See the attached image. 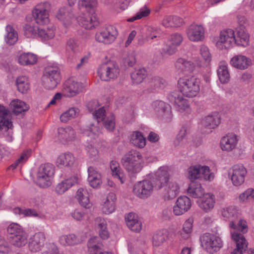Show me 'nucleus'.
<instances>
[{
    "label": "nucleus",
    "instance_id": "f257e3e1",
    "mask_svg": "<svg viewBox=\"0 0 254 254\" xmlns=\"http://www.w3.org/2000/svg\"><path fill=\"white\" fill-rule=\"evenodd\" d=\"M97 0H79L78 2L79 9L82 11L84 10L86 13H82L77 17V20L80 25L86 29H91L99 24V21L94 12L89 13L88 11L92 10L97 6Z\"/></svg>",
    "mask_w": 254,
    "mask_h": 254
},
{
    "label": "nucleus",
    "instance_id": "f03ea898",
    "mask_svg": "<svg viewBox=\"0 0 254 254\" xmlns=\"http://www.w3.org/2000/svg\"><path fill=\"white\" fill-rule=\"evenodd\" d=\"M178 84L181 92L188 97L196 96L200 90L199 80L194 76L180 78Z\"/></svg>",
    "mask_w": 254,
    "mask_h": 254
},
{
    "label": "nucleus",
    "instance_id": "7ed1b4c3",
    "mask_svg": "<svg viewBox=\"0 0 254 254\" xmlns=\"http://www.w3.org/2000/svg\"><path fill=\"white\" fill-rule=\"evenodd\" d=\"M141 154L136 151L131 150L123 157L122 163L128 172L135 174L141 170Z\"/></svg>",
    "mask_w": 254,
    "mask_h": 254
},
{
    "label": "nucleus",
    "instance_id": "20e7f679",
    "mask_svg": "<svg viewBox=\"0 0 254 254\" xmlns=\"http://www.w3.org/2000/svg\"><path fill=\"white\" fill-rule=\"evenodd\" d=\"M120 69L118 64L114 61H108L101 64L98 69V74L101 79L109 81L116 79L119 75Z\"/></svg>",
    "mask_w": 254,
    "mask_h": 254
},
{
    "label": "nucleus",
    "instance_id": "39448f33",
    "mask_svg": "<svg viewBox=\"0 0 254 254\" xmlns=\"http://www.w3.org/2000/svg\"><path fill=\"white\" fill-rule=\"evenodd\" d=\"M7 231L11 235L10 241L13 246L20 248L27 244V235L18 224H10L8 227Z\"/></svg>",
    "mask_w": 254,
    "mask_h": 254
},
{
    "label": "nucleus",
    "instance_id": "423d86ee",
    "mask_svg": "<svg viewBox=\"0 0 254 254\" xmlns=\"http://www.w3.org/2000/svg\"><path fill=\"white\" fill-rule=\"evenodd\" d=\"M201 245L206 251L213 254L222 246L220 238L210 233H205L200 237Z\"/></svg>",
    "mask_w": 254,
    "mask_h": 254
},
{
    "label": "nucleus",
    "instance_id": "0eeeda50",
    "mask_svg": "<svg viewBox=\"0 0 254 254\" xmlns=\"http://www.w3.org/2000/svg\"><path fill=\"white\" fill-rule=\"evenodd\" d=\"M118 35V32L116 28L109 25L96 33L95 40L99 43L109 45L115 41Z\"/></svg>",
    "mask_w": 254,
    "mask_h": 254
},
{
    "label": "nucleus",
    "instance_id": "6e6552de",
    "mask_svg": "<svg viewBox=\"0 0 254 254\" xmlns=\"http://www.w3.org/2000/svg\"><path fill=\"white\" fill-rule=\"evenodd\" d=\"M60 80V73L57 67L47 68L43 77V85L48 89L55 88Z\"/></svg>",
    "mask_w": 254,
    "mask_h": 254
},
{
    "label": "nucleus",
    "instance_id": "1a4fd4ad",
    "mask_svg": "<svg viewBox=\"0 0 254 254\" xmlns=\"http://www.w3.org/2000/svg\"><path fill=\"white\" fill-rule=\"evenodd\" d=\"M188 173L189 177L191 180L198 179L209 180L214 177L210 173L209 168L207 166L196 165L191 166L188 169Z\"/></svg>",
    "mask_w": 254,
    "mask_h": 254
},
{
    "label": "nucleus",
    "instance_id": "9d476101",
    "mask_svg": "<svg viewBox=\"0 0 254 254\" xmlns=\"http://www.w3.org/2000/svg\"><path fill=\"white\" fill-rule=\"evenodd\" d=\"M154 187L152 183L148 180L139 182L134 186L133 192L140 198H146L151 195Z\"/></svg>",
    "mask_w": 254,
    "mask_h": 254
},
{
    "label": "nucleus",
    "instance_id": "9b49d317",
    "mask_svg": "<svg viewBox=\"0 0 254 254\" xmlns=\"http://www.w3.org/2000/svg\"><path fill=\"white\" fill-rule=\"evenodd\" d=\"M234 32L232 29H226L221 31L219 40L216 42L217 47L220 49L229 48L234 42Z\"/></svg>",
    "mask_w": 254,
    "mask_h": 254
},
{
    "label": "nucleus",
    "instance_id": "f8f14e48",
    "mask_svg": "<svg viewBox=\"0 0 254 254\" xmlns=\"http://www.w3.org/2000/svg\"><path fill=\"white\" fill-rule=\"evenodd\" d=\"M204 28L202 25L192 24L187 30L189 39L193 42L202 41L204 38Z\"/></svg>",
    "mask_w": 254,
    "mask_h": 254
},
{
    "label": "nucleus",
    "instance_id": "ddd939ff",
    "mask_svg": "<svg viewBox=\"0 0 254 254\" xmlns=\"http://www.w3.org/2000/svg\"><path fill=\"white\" fill-rule=\"evenodd\" d=\"M231 181L234 186H239L245 181V178L247 171L243 165L237 164L233 166L232 168Z\"/></svg>",
    "mask_w": 254,
    "mask_h": 254
},
{
    "label": "nucleus",
    "instance_id": "4468645a",
    "mask_svg": "<svg viewBox=\"0 0 254 254\" xmlns=\"http://www.w3.org/2000/svg\"><path fill=\"white\" fill-rule=\"evenodd\" d=\"M82 89L83 85L81 83L68 80L64 84L63 91L65 96L71 97L80 93Z\"/></svg>",
    "mask_w": 254,
    "mask_h": 254
},
{
    "label": "nucleus",
    "instance_id": "2eb2a0df",
    "mask_svg": "<svg viewBox=\"0 0 254 254\" xmlns=\"http://www.w3.org/2000/svg\"><path fill=\"white\" fill-rule=\"evenodd\" d=\"M191 203L190 199L186 196L179 197L173 207V213L175 215H181L187 212L191 206Z\"/></svg>",
    "mask_w": 254,
    "mask_h": 254
},
{
    "label": "nucleus",
    "instance_id": "dca6fc26",
    "mask_svg": "<svg viewBox=\"0 0 254 254\" xmlns=\"http://www.w3.org/2000/svg\"><path fill=\"white\" fill-rule=\"evenodd\" d=\"M232 238L235 242L236 248L231 253V254H243L247 248L248 243L242 234L235 231L231 233Z\"/></svg>",
    "mask_w": 254,
    "mask_h": 254
},
{
    "label": "nucleus",
    "instance_id": "f3484780",
    "mask_svg": "<svg viewBox=\"0 0 254 254\" xmlns=\"http://www.w3.org/2000/svg\"><path fill=\"white\" fill-rule=\"evenodd\" d=\"M170 171L166 167L160 168L156 173V187L161 189L170 181Z\"/></svg>",
    "mask_w": 254,
    "mask_h": 254
},
{
    "label": "nucleus",
    "instance_id": "a211bd4d",
    "mask_svg": "<svg viewBox=\"0 0 254 254\" xmlns=\"http://www.w3.org/2000/svg\"><path fill=\"white\" fill-rule=\"evenodd\" d=\"M238 136L233 133H228L222 138L221 140V147L223 150L231 151L236 148L238 143Z\"/></svg>",
    "mask_w": 254,
    "mask_h": 254
},
{
    "label": "nucleus",
    "instance_id": "6ab92c4d",
    "mask_svg": "<svg viewBox=\"0 0 254 254\" xmlns=\"http://www.w3.org/2000/svg\"><path fill=\"white\" fill-rule=\"evenodd\" d=\"M45 241L44 233L39 232L36 233L31 238L29 244L30 250L33 252H37L41 250Z\"/></svg>",
    "mask_w": 254,
    "mask_h": 254
},
{
    "label": "nucleus",
    "instance_id": "aec40b11",
    "mask_svg": "<svg viewBox=\"0 0 254 254\" xmlns=\"http://www.w3.org/2000/svg\"><path fill=\"white\" fill-rule=\"evenodd\" d=\"M36 22L40 25H44L49 22L48 10L42 5L36 7L33 11Z\"/></svg>",
    "mask_w": 254,
    "mask_h": 254
},
{
    "label": "nucleus",
    "instance_id": "412c9836",
    "mask_svg": "<svg viewBox=\"0 0 254 254\" xmlns=\"http://www.w3.org/2000/svg\"><path fill=\"white\" fill-rule=\"evenodd\" d=\"M251 60L245 56L238 55L234 56L230 60L231 65L240 70L247 69L251 64Z\"/></svg>",
    "mask_w": 254,
    "mask_h": 254
},
{
    "label": "nucleus",
    "instance_id": "4be33fe9",
    "mask_svg": "<svg viewBox=\"0 0 254 254\" xmlns=\"http://www.w3.org/2000/svg\"><path fill=\"white\" fill-rule=\"evenodd\" d=\"M234 42L239 46L246 47L249 45V35L242 24H240L239 28L237 29L236 36L235 35Z\"/></svg>",
    "mask_w": 254,
    "mask_h": 254
},
{
    "label": "nucleus",
    "instance_id": "5701e85b",
    "mask_svg": "<svg viewBox=\"0 0 254 254\" xmlns=\"http://www.w3.org/2000/svg\"><path fill=\"white\" fill-rule=\"evenodd\" d=\"M127 225L132 231L139 232L142 228V223L138 216L134 213H128L125 217Z\"/></svg>",
    "mask_w": 254,
    "mask_h": 254
},
{
    "label": "nucleus",
    "instance_id": "b1692460",
    "mask_svg": "<svg viewBox=\"0 0 254 254\" xmlns=\"http://www.w3.org/2000/svg\"><path fill=\"white\" fill-rule=\"evenodd\" d=\"M85 236H79V234L75 235L70 234L69 235H63L59 239L60 243L64 246L74 245L81 243L84 239Z\"/></svg>",
    "mask_w": 254,
    "mask_h": 254
},
{
    "label": "nucleus",
    "instance_id": "393cba45",
    "mask_svg": "<svg viewBox=\"0 0 254 254\" xmlns=\"http://www.w3.org/2000/svg\"><path fill=\"white\" fill-rule=\"evenodd\" d=\"M88 181L90 185L93 188H97L102 184V177L100 173L93 167H89L88 169Z\"/></svg>",
    "mask_w": 254,
    "mask_h": 254
},
{
    "label": "nucleus",
    "instance_id": "a878e982",
    "mask_svg": "<svg viewBox=\"0 0 254 254\" xmlns=\"http://www.w3.org/2000/svg\"><path fill=\"white\" fill-rule=\"evenodd\" d=\"M188 194L194 198H200L205 194L204 190L201 184L196 182L191 181L187 189Z\"/></svg>",
    "mask_w": 254,
    "mask_h": 254
},
{
    "label": "nucleus",
    "instance_id": "bb28decb",
    "mask_svg": "<svg viewBox=\"0 0 254 254\" xmlns=\"http://www.w3.org/2000/svg\"><path fill=\"white\" fill-rule=\"evenodd\" d=\"M164 187H165L164 196L167 199H173L179 193L180 187L176 182L170 181Z\"/></svg>",
    "mask_w": 254,
    "mask_h": 254
},
{
    "label": "nucleus",
    "instance_id": "cd10ccee",
    "mask_svg": "<svg viewBox=\"0 0 254 254\" xmlns=\"http://www.w3.org/2000/svg\"><path fill=\"white\" fill-rule=\"evenodd\" d=\"M78 181V178L76 176L64 180L57 186L56 191L59 194H63L73 185L77 184Z\"/></svg>",
    "mask_w": 254,
    "mask_h": 254
},
{
    "label": "nucleus",
    "instance_id": "c85d7f7f",
    "mask_svg": "<svg viewBox=\"0 0 254 254\" xmlns=\"http://www.w3.org/2000/svg\"><path fill=\"white\" fill-rule=\"evenodd\" d=\"M215 203V197L213 194L205 193L202 199L199 203V206L205 212H208L214 207Z\"/></svg>",
    "mask_w": 254,
    "mask_h": 254
},
{
    "label": "nucleus",
    "instance_id": "c756f323",
    "mask_svg": "<svg viewBox=\"0 0 254 254\" xmlns=\"http://www.w3.org/2000/svg\"><path fill=\"white\" fill-rule=\"evenodd\" d=\"M152 108L159 116L165 117L171 114L170 107L168 104L161 101H155L152 104Z\"/></svg>",
    "mask_w": 254,
    "mask_h": 254
},
{
    "label": "nucleus",
    "instance_id": "7c9ffc66",
    "mask_svg": "<svg viewBox=\"0 0 254 254\" xmlns=\"http://www.w3.org/2000/svg\"><path fill=\"white\" fill-rule=\"evenodd\" d=\"M75 137V131L70 127L58 129V138L63 141L72 140Z\"/></svg>",
    "mask_w": 254,
    "mask_h": 254
},
{
    "label": "nucleus",
    "instance_id": "2f4dec72",
    "mask_svg": "<svg viewBox=\"0 0 254 254\" xmlns=\"http://www.w3.org/2000/svg\"><path fill=\"white\" fill-rule=\"evenodd\" d=\"M183 24V19L176 16H166L162 21V25L167 28L179 27Z\"/></svg>",
    "mask_w": 254,
    "mask_h": 254
},
{
    "label": "nucleus",
    "instance_id": "473e14b6",
    "mask_svg": "<svg viewBox=\"0 0 254 254\" xmlns=\"http://www.w3.org/2000/svg\"><path fill=\"white\" fill-rule=\"evenodd\" d=\"M76 196L82 206L86 208L91 207L92 204L90 201L89 194L86 190L83 188L79 189L76 192Z\"/></svg>",
    "mask_w": 254,
    "mask_h": 254
},
{
    "label": "nucleus",
    "instance_id": "72a5a7b5",
    "mask_svg": "<svg viewBox=\"0 0 254 254\" xmlns=\"http://www.w3.org/2000/svg\"><path fill=\"white\" fill-rule=\"evenodd\" d=\"M56 16L59 20L63 22L65 27H67L71 24V14L67 8H60Z\"/></svg>",
    "mask_w": 254,
    "mask_h": 254
},
{
    "label": "nucleus",
    "instance_id": "f704fd0d",
    "mask_svg": "<svg viewBox=\"0 0 254 254\" xmlns=\"http://www.w3.org/2000/svg\"><path fill=\"white\" fill-rule=\"evenodd\" d=\"M10 106L13 112L16 115L25 112L29 109V106L26 103L19 99L12 100L10 102Z\"/></svg>",
    "mask_w": 254,
    "mask_h": 254
},
{
    "label": "nucleus",
    "instance_id": "c9c22d12",
    "mask_svg": "<svg viewBox=\"0 0 254 254\" xmlns=\"http://www.w3.org/2000/svg\"><path fill=\"white\" fill-rule=\"evenodd\" d=\"M201 59L197 63V64L201 67H207L211 60V54L208 48L205 46H202L200 48Z\"/></svg>",
    "mask_w": 254,
    "mask_h": 254
},
{
    "label": "nucleus",
    "instance_id": "e433bc0d",
    "mask_svg": "<svg viewBox=\"0 0 254 254\" xmlns=\"http://www.w3.org/2000/svg\"><path fill=\"white\" fill-rule=\"evenodd\" d=\"M217 74L222 83H227L230 79V74L226 63H221L217 69Z\"/></svg>",
    "mask_w": 254,
    "mask_h": 254
},
{
    "label": "nucleus",
    "instance_id": "4c0bfd02",
    "mask_svg": "<svg viewBox=\"0 0 254 254\" xmlns=\"http://www.w3.org/2000/svg\"><path fill=\"white\" fill-rule=\"evenodd\" d=\"M95 225L98 229L99 235L103 239H107L109 234L107 227L106 221L101 217L96 218Z\"/></svg>",
    "mask_w": 254,
    "mask_h": 254
},
{
    "label": "nucleus",
    "instance_id": "58836bf2",
    "mask_svg": "<svg viewBox=\"0 0 254 254\" xmlns=\"http://www.w3.org/2000/svg\"><path fill=\"white\" fill-rule=\"evenodd\" d=\"M220 123V118L218 114L208 116L202 121V126L209 129L214 128Z\"/></svg>",
    "mask_w": 254,
    "mask_h": 254
},
{
    "label": "nucleus",
    "instance_id": "ea45409f",
    "mask_svg": "<svg viewBox=\"0 0 254 254\" xmlns=\"http://www.w3.org/2000/svg\"><path fill=\"white\" fill-rule=\"evenodd\" d=\"M130 141L134 146L139 148H143L146 145V138L139 131L132 132L130 136Z\"/></svg>",
    "mask_w": 254,
    "mask_h": 254
},
{
    "label": "nucleus",
    "instance_id": "a19ab883",
    "mask_svg": "<svg viewBox=\"0 0 254 254\" xmlns=\"http://www.w3.org/2000/svg\"><path fill=\"white\" fill-rule=\"evenodd\" d=\"M18 90L21 93H26L30 89V83L26 76H18L16 80Z\"/></svg>",
    "mask_w": 254,
    "mask_h": 254
},
{
    "label": "nucleus",
    "instance_id": "79ce46f5",
    "mask_svg": "<svg viewBox=\"0 0 254 254\" xmlns=\"http://www.w3.org/2000/svg\"><path fill=\"white\" fill-rule=\"evenodd\" d=\"M96 237L91 238L88 243V252L90 254H99L102 253L103 246L102 243L97 241Z\"/></svg>",
    "mask_w": 254,
    "mask_h": 254
},
{
    "label": "nucleus",
    "instance_id": "37998d69",
    "mask_svg": "<svg viewBox=\"0 0 254 254\" xmlns=\"http://www.w3.org/2000/svg\"><path fill=\"white\" fill-rule=\"evenodd\" d=\"M74 162V157L69 152L60 155L57 160L58 166H70L73 164Z\"/></svg>",
    "mask_w": 254,
    "mask_h": 254
},
{
    "label": "nucleus",
    "instance_id": "c03bdc74",
    "mask_svg": "<svg viewBox=\"0 0 254 254\" xmlns=\"http://www.w3.org/2000/svg\"><path fill=\"white\" fill-rule=\"evenodd\" d=\"M6 35L5 40L7 44L12 45L15 44L18 40V34L13 27L10 25L6 27Z\"/></svg>",
    "mask_w": 254,
    "mask_h": 254
},
{
    "label": "nucleus",
    "instance_id": "a18cd8bd",
    "mask_svg": "<svg viewBox=\"0 0 254 254\" xmlns=\"http://www.w3.org/2000/svg\"><path fill=\"white\" fill-rule=\"evenodd\" d=\"M230 227L236 230L242 232L243 234L248 231V226L245 220L241 218H237L230 222Z\"/></svg>",
    "mask_w": 254,
    "mask_h": 254
},
{
    "label": "nucleus",
    "instance_id": "49530a36",
    "mask_svg": "<svg viewBox=\"0 0 254 254\" xmlns=\"http://www.w3.org/2000/svg\"><path fill=\"white\" fill-rule=\"evenodd\" d=\"M147 74V71L145 68H139L131 73V78L133 83L138 84L143 81Z\"/></svg>",
    "mask_w": 254,
    "mask_h": 254
},
{
    "label": "nucleus",
    "instance_id": "de8ad7c7",
    "mask_svg": "<svg viewBox=\"0 0 254 254\" xmlns=\"http://www.w3.org/2000/svg\"><path fill=\"white\" fill-rule=\"evenodd\" d=\"M175 104L179 112L183 113L190 111V104L188 100L184 98L182 96H178L175 98Z\"/></svg>",
    "mask_w": 254,
    "mask_h": 254
},
{
    "label": "nucleus",
    "instance_id": "09e8293b",
    "mask_svg": "<svg viewBox=\"0 0 254 254\" xmlns=\"http://www.w3.org/2000/svg\"><path fill=\"white\" fill-rule=\"evenodd\" d=\"M37 62L36 55L31 53H23L18 58L19 63L23 65L34 64Z\"/></svg>",
    "mask_w": 254,
    "mask_h": 254
},
{
    "label": "nucleus",
    "instance_id": "8fccbe9b",
    "mask_svg": "<svg viewBox=\"0 0 254 254\" xmlns=\"http://www.w3.org/2000/svg\"><path fill=\"white\" fill-rule=\"evenodd\" d=\"M192 223L193 221L191 219H188L184 223L182 230L180 232L182 239L186 240L190 237L192 230Z\"/></svg>",
    "mask_w": 254,
    "mask_h": 254
},
{
    "label": "nucleus",
    "instance_id": "3c124183",
    "mask_svg": "<svg viewBox=\"0 0 254 254\" xmlns=\"http://www.w3.org/2000/svg\"><path fill=\"white\" fill-rule=\"evenodd\" d=\"M78 114L79 110L78 108H70L61 115L60 120L62 122L66 123L69 120L77 117Z\"/></svg>",
    "mask_w": 254,
    "mask_h": 254
},
{
    "label": "nucleus",
    "instance_id": "603ef678",
    "mask_svg": "<svg viewBox=\"0 0 254 254\" xmlns=\"http://www.w3.org/2000/svg\"><path fill=\"white\" fill-rule=\"evenodd\" d=\"M37 35L43 40L51 39L55 37V30L53 28L44 29L39 28Z\"/></svg>",
    "mask_w": 254,
    "mask_h": 254
},
{
    "label": "nucleus",
    "instance_id": "864d4df0",
    "mask_svg": "<svg viewBox=\"0 0 254 254\" xmlns=\"http://www.w3.org/2000/svg\"><path fill=\"white\" fill-rule=\"evenodd\" d=\"M110 168L112 175L119 179L122 184L124 183V180L122 176V172L119 163L115 161H112L110 163Z\"/></svg>",
    "mask_w": 254,
    "mask_h": 254
},
{
    "label": "nucleus",
    "instance_id": "5fc2aeb1",
    "mask_svg": "<svg viewBox=\"0 0 254 254\" xmlns=\"http://www.w3.org/2000/svg\"><path fill=\"white\" fill-rule=\"evenodd\" d=\"M38 174L52 177L54 174V167L51 164L47 163L40 166Z\"/></svg>",
    "mask_w": 254,
    "mask_h": 254
},
{
    "label": "nucleus",
    "instance_id": "6e6d98bb",
    "mask_svg": "<svg viewBox=\"0 0 254 254\" xmlns=\"http://www.w3.org/2000/svg\"><path fill=\"white\" fill-rule=\"evenodd\" d=\"M150 13V10L146 6L144 5L141 8L139 11L136 13L135 15L128 18L127 21L129 22H133L135 20L140 19L143 17L148 16Z\"/></svg>",
    "mask_w": 254,
    "mask_h": 254
},
{
    "label": "nucleus",
    "instance_id": "4d7b16f0",
    "mask_svg": "<svg viewBox=\"0 0 254 254\" xmlns=\"http://www.w3.org/2000/svg\"><path fill=\"white\" fill-rule=\"evenodd\" d=\"M163 79L159 77H150L148 79V87L151 90L156 89L160 88L163 84Z\"/></svg>",
    "mask_w": 254,
    "mask_h": 254
},
{
    "label": "nucleus",
    "instance_id": "13d9d810",
    "mask_svg": "<svg viewBox=\"0 0 254 254\" xmlns=\"http://www.w3.org/2000/svg\"><path fill=\"white\" fill-rule=\"evenodd\" d=\"M176 66L177 68L182 70H190L193 67V64L190 61H187L183 58H180L176 63Z\"/></svg>",
    "mask_w": 254,
    "mask_h": 254
},
{
    "label": "nucleus",
    "instance_id": "bf43d9fd",
    "mask_svg": "<svg viewBox=\"0 0 254 254\" xmlns=\"http://www.w3.org/2000/svg\"><path fill=\"white\" fill-rule=\"evenodd\" d=\"M166 234L164 231H159L155 233L153 237V245L159 246L162 244L166 239Z\"/></svg>",
    "mask_w": 254,
    "mask_h": 254
},
{
    "label": "nucleus",
    "instance_id": "052dcab7",
    "mask_svg": "<svg viewBox=\"0 0 254 254\" xmlns=\"http://www.w3.org/2000/svg\"><path fill=\"white\" fill-rule=\"evenodd\" d=\"M51 178L47 176H43L40 174H37V184L40 187L46 188L51 185Z\"/></svg>",
    "mask_w": 254,
    "mask_h": 254
},
{
    "label": "nucleus",
    "instance_id": "680f3d73",
    "mask_svg": "<svg viewBox=\"0 0 254 254\" xmlns=\"http://www.w3.org/2000/svg\"><path fill=\"white\" fill-rule=\"evenodd\" d=\"M239 199L242 202H247L254 200V190L249 189L239 196Z\"/></svg>",
    "mask_w": 254,
    "mask_h": 254
},
{
    "label": "nucleus",
    "instance_id": "e2e57ef3",
    "mask_svg": "<svg viewBox=\"0 0 254 254\" xmlns=\"http://www.w3.org/2000/svg\"><path fill=\"white\" fill-rule=\"evenodd\" d=\"M66 50L73 54L79 52V44L77 41L73 39H69L66 43Z\"/></svg>",
    "mask_w": 254,
    "mask_h": 254
},
{
    "label": "nucleus",
    "instance_id": "0e129e2a",
    "mask_svg": "<svg viewBox=\"0 0 254 254\" xmlns=\"http://www.w3.org/2000/svg\"><path fill=\"white\" fill-rule=\"evenodd\" d=\"M3 116L0 118V130L5 132L11 127L12 125L9 121L8 114Z\"/></svg>",
    "mask_w": 254,
    "mask_h": 254
},
{
    "label": "nucleus",
    "instance_id": "69168bd1",
    "mask_svg": "<svg viewBox=\"0 0 254 254\" xmlns=\"http://www.w3.org/2000/svg\"><path fill=\"white\" fill-rule=\"evenodd\" d=\"M11 251V247L5 238L0 236V253L6 254Z\"/></svg>",
    "mask_w": 254,
    "mask_h": 254
},
{
    "label": "nucleus",
    "instance_id": "338daca9",
    "mask_svg": "<svg viewBox=\"0 0 254 254\" xmlns=\"http://www.w3.org/2000/svg\"><path fill=\"white\" fill-rule=\"evenodd\" d=\"M38 29H39V28L37 27L26 24L24 27V34L27 38L35 36L37 35Z\"/></svg>",
    "mask_w": 254,
    "mask_h": 254
},
{
    "label": "nucleus",
    "instance_id": "774afa93",
    "mask_svg": "<svg viewBox=\"0 0 254 254\" xmlns=\"http://www.w3.org/2000/svg\"><path fill=\"white\" fill-rule=\"evenodd\" d=\"M170 42L173 46H180L183 41V36L179 33H174L171 35Z\"/></svg>",
    "mask_w": 254,
    "mask_h": 254
}]
</instances>
